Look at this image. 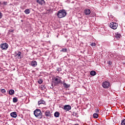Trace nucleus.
Returning <instances> with one entry per match:
<instances>
[{"instance_id": "423d86ee", "label": "nucleus", "mask_w": 125, "mask_h": 125, "mask_svg": "<svg viewBox=\"0 0 125 125\" xmlns=\"http://www.w3.org/2000/svg\"><path fill=\"white\" fill-rule=\"evenodd\" d=\"M118 23L116 22H111L110 23L109 26L111 29H113V30H116L118 28Z\"/></svg>"}, {"instance_id": "cd10ccee", "label": "nucleus", "mask_w": 125, "mask_h": 125, "mask_svg": "<svg viewBox=\"0 0 125 125\" xmlns=\"http://www.w3.org/2000/svg\"><path fill=\"white\" fill-rule=\"evenodd\" d=\"M91 46H95L96 45V43L95 42H93L90 44Z\"/></svg>"}, {"instance_id": "5701e85b", "label": "nucleus", "mask_w": 125, "mask_h": 125, "mask_svg": "<svg viewBox=\"0 0 125 125\" xmlns=\"http://www.w3.org/2000/svg\"><path fill=\"white\" fill-rule=\"evenodd\" d=\"M67 48H62L61 50V52H67Z\"/></svg>"}, {"instance_id": "72a5a7b5", "label": "nucleus", "mask_w": 125, "mask_h": 125, "mask_svg": "<svg viewBox=\"0 0 125 125\" xmlns=\"http://www.w3.org/2000/svg\"><path fill=\"white\" fill-rule=\"evenodd\" d=\"M52 86L53 87V84H51Z\"/></svg>"}, {"instance_id": "f8f14e48", "label": "nucleus", "mask_w": 125, "mask_h": 125, "mask_svg": "<svg viewBox=\"0 0 125 125\" xmlns=\"http://www.w3.org/2000/svg\"><path fill=\"white\" fill-rule=\"evenodd\" d=\"M45 116H46V117H51V112H50V111L46 110L45 112Z\"/></svg>"}, {"instance_id": "6ab92c4d", "label": "nucleus", "mask_w": 125, "mask_h": 125, "mask_svg": "<svg viewBox=\"0 0 125 125\" xmlns=\"http://www.w3.org/2000/svg\"><path fill=\"white\" fill-rule=\"evenodd\" d=\"M93 117L94 119H97V118H98V117H99V115H98V114H97V113H94L93 115Z\"/></svg>"}, {"instance_id": "f257e3e1", "label": "nucleus", "mask_w": 125, "mask_h": 125, "mask_svg": "<svg viewBox=\"0 0 125 125\" xmlns=\"http://www.w3.org/2000/svg\"><path fill=\"white\" fill-rule=\"evenodd\" d=\"M34 114L36 118H38V119H42V111H41L39 109H37L34 111Z\"/></svg>"}, {"instance_id": "20e7f679", "label": "nucleus", "mask_w": 125, "mask_h": 125, "mask_svg": "<svg viewBox=\"0 0 125 125\" xmlns=\"http://www.w3.org/2000/svg\"><path fill=\"white\" fill-rule=\"evenodd\" d=\"M0 48L2 50H7V48H8V44L7 43H2L0 44Z\"/></svg>"}, {"instance_id": "412c9836", "label": "nucleus", "mask_w": 125, "mask_h": 125, "mask_svg": "<svg viewBox=\"0 0 125 125\" xmlns=\"http://www.w3.org/2000/svg\"><path fill=\"white\" fill-rule=\"evenodd\" d=\"M45 102L44 101H40L38 102V105H41V104H44Z\"/></svg>"}, {"instance_id": "c9c22d12", "label": "nucleus", "mask_w": 125, "mask_h": 125, "mask_svg": "<svg viewBox=\"0 0 125 125\" xmlns=\"http://www.w3.org/2000/svg\"><path fill=\"white\" fill-rule=\"evenodd\" d=\"M75 115H77V113H75Z\"/></svg>"}, {"instance_id": "473e14b6", "label": "nucleus", "mask_w": 125, "mask_h": 125, "mask_svg": "<svg viewBox=\"0 0 125 125\" xmlns=\"http://www.w3.org/2000/svg\"><path fill=\"white\" fill-rule=\"evenodd\" d=\"M79 125V124H74V125Z\"/></svg>"}, {"instance_id": "a211bd4d", "label": "nucleus", "mask_w": 125, "mask_h": 125, "mask_svg": "<svg viewBox=\"0 0 125 125\" xmlns=\"http://www.w3.org/2000/svg\"><path fill=\"white\" fill-rule=\"evenodd\" d=\"M18 102V99L17 97L13 98V102L14 103H16Z\"/></svg>"}, {"instance_id": "393cba45", "label": "nucleus", "mask_w": 125, "mask_h": 125, "mask_svg": "<svg viewBox=\"0 0 125 125\" xmlns=\"http://www.w3.org/2000/svg\"><path fill=\"white\" fill-rule=\"evenodd\" d=\"M122 125H125V119L122 120Z\"/></svg>"}, {"instance_id": "f3484780", "label": "nucleus", "mask_w": 125, "mask_h": 125, "mask_svg": "<svg viewBox=\"0 0 125 125\" xmlns=\"http://www.w3.org/2000/svg\"><path fill=\"white\" fill-rule=\"evenodd\" d=\"M9 94L10 95H13V94H14V90H10L9 91Z\"/></svg>"}, {"instance_id": "c756f323", "label": "nucleus", "mask_w": 125, "mask_h": 125, "mask_svg": "<svg viewBox=\"0 0 125 125\" xmlns=\"http://www.w3.org/2000/svg\"><path fill=\"white\" fill-rule=\"evenodd\" d=\"M99 112V109H97L96 110V113H98Z\"/></svg>"}, {"instance_id": "ddd939ff", "label": "nucleus", "mask_w": 125, "mask_h": 125, "mask_svg": "<svg viewBox=\"0 0 125 125\" xmlns=\"http://www.w3.org/2000/svg\"><path fill=\"white\" fill-rule=\"evenodd\" d=\"M21 52L19 51L18 53H17L16 56H18V59H21V58H22V57H21Z\"/></svg>"}, {"instance_id": "4be33fe9", "label": "nucleus", "mask_w": 125, "mask_h": 125, "mask_svg": "<svg viewBox=\"0 0 125 125\" xmlns=\"http://www.w3.org/2000/svg\"><path fill=\"white\" fill-rule=\"evenodd\" d=\"M63 85L64 87H65V88H68V87H69V85L67 84V83H63Z\"/></svg>"}, {"instance_id": "bb28decb", "label": "nucleus", "mask_w": 125, "mask_h": 125, "mask_svg": "<svg viewBox=\"0 0 125 125\" xmlns=\"http://www.w3.org/2000/svg\"><path fill=\"white\" fill-rule=\"evenodd\" d=\"M0 91H1V92H2V93H5V92H6L5 89H1Z\"/></svg>"}, {"instance_id": "f704fd0d", "label": "nucleus", "mask_w": 125, "mask_h": 125, "mask_svg": "<svg viewBox=\"0 0 125 125\" xmlns=\"http://www.w3.org/2000/svg\"><path fill=\"white\" fill-rule=\"evenodd\" d=\"M1 4V2L0 1V5Z\"/></svg>"}, {"instance_id": "0eeeda50", "label": "nucleus", "mask_w": 125, "mask_h": 125, "mask_svg": "<svg viewBox=\"0 0 125 125\" xmlns=\"http://www.w3.org/2000/svg\"><path fill=\"white\" fill-rule=\"evenodd\" d=\"M71 108L72 107L70 106V105H65L63 106V110H64L65 111H70Z\"/></svg>"}, {"instance_id": "2f4dec72", "label": "nucleus", "mask_w": 125, "mask_h": 125, "mask_svg": "<svg viewBox=\"0 0 125 125\" xmlns=\"http://www.w3.org/2000/svg\"><path fill=\"white\" fill-rule=\"evenodd\" d=\"M109 65H111V64H112V62H109Z\"/></svg>"}, {"instance_id": "b1692460", "label": "nucleus", "mask_w": 125, "mask_h": 125, "mask_svg": "<svg viewBox=\"0 0 125 125\" xmlns=\"http://www.w3.org/2000/svg\"><path fill=\"white\" fill-rule=\"evenodd\" d=\"M43 82V81H42V80L40 79V80H38V83H39L40 84H42V83Z\"/></svg>"}, {"instance_id": "4468645a", "label": "nucleus", "mask_w": 125, "mask_h": 125, "mask_svg": "<svg viewBox=\"0 0 125 125\" xmlns=\"http://www.w3.org/2000/svg\"><path fill=\"white\" fill-rule=\"evenodd\" d=\"M121 37H122V35H121V34L117 33L115 35V38L118 39H120Z\"/></svg>"}, {"instance_id": "f03ea898", "label": "nucleus", "mask_w": 125, "mask_h": 125, "mask_svg": "<svg viewBox=\"0 0 125 125\" xmlns=\"http://www.w3.org/2000/svg\"><path fill=\"white\" fill-rule=\"evenodd\" d=\"M67 15V12L65 10H60L58 12L57 16L59 18H63Z\"/></svg>"}, {"instance_id": "2eb2a0df", "label": "nucleus", "mask_w": 125, "mask_h": 125, "mask_svg": "<svg viewBox=\"0 0 125 125\" xmlns=\"http://www.w3.org/2000/svg\"><path fill=\"white\" fill-rule=\"evenodd\" d=\"M54 116L56 118H59V116H60V113L59 112L56 111L54 113Z\"/></svg>"}, {"instance_id": "aec40b11", "label": "nucleus", "mask_w": 125, "mask_h": 125, "mask_svg": "<svg viewBox=\"0 0 125 125\" xmlns=\"http://www.w3.org/2000/svg\"><path fill=\"white\" fill-rule=\"evenodd\" d=\"M90 75L91 76H95V75H96V72H95V71H91L90 72Z\"/></svg>"}, {"instance_id": "7c9ffc66", "label": "nucleus", "mask_w": 125, "mask_h": 125, "mask_svg": "<svg viewBox=\"0 0 125 125\" xmlns=\"http://www.w3.org/2000/svg\"><path fill=\"white\" fill-rule=\"evenodd\" d=\"M7 4V2H3V4H5L6 5Z\"/></svg>"}, {"instance_id": "9b49d317", "label": "nucleus", "mask_w": 125, "mask_h": 125, "mask_svg": "<svg viewBox=\"0 0 125 125\" xmlns=\"http://www.w3.org/2000/svg\"><path fill=\"white\" fill-rule=\"evenodd\" d=\"M36 1L37 3H39V4H40V5H42V4L45 3V1L43 0H37Z\"/></svg>"}, {"instance_id": "dca6fc26", "label": "nucleus", "mask_w": 125, "mask_h": 125, "mask_svg": "<svg viewBox=\"0 0 125 125\" xmlns=\"http://www.w3.org/2000/svg\"><path fill=\"white\" fill-rule=\"evenodd\" d=\"M30 12H31V11H30V9H26L24 10V13H25V14H30Z\"/></svg>"}, {"instance_id": "7ed1b4c3", "label": "nucleus", "mask_w": 125, "mask_h": 125, "mask_svg": "<svg viewBox=\"0 0 125 125\" xmlns=\"http://www.w3.org/2000/svg\"><path fill=\"white\" fill-rule=\"evenodd\" d=\"M61 79L62 78L57 76L56 77L54 78V85L56 86V85H58L60 83H61Z\"/></svg>"}, {"instance_id": "9d476101", "label": "nucleus", "mask_w": 125, "mask_h": 125, "mask_svg": "<svg viewBox=\"0 0 125 125\" xmlns=\"http://www.w3.org/2000/svg\"><path fill=\"white\" fill-rule=\"evenodd\" d=\"M31 65L32 67H37V66H38V62H37L36 61H32Z\"/></svg>"}, {"instance_id": "39448f33", "label": "nucleus", "mask_w": 125, "mask_h": 125, "mask_svg": "<svg viewBox=\"0 0 125 125\" xmlns=\"http://www.w3.org/2000/svg\"><path fill=\"white\" fill-rule=\"evenodd\" d=\"M111 83L108 81H104L102 83V86L104 88H109Z\"/></svg>"}, {"instance_id": "1a4fd4ad", "label": "nucleus", "mask_w": 125, "mask_h": 125, "mask_svg": "<svg viewBox=\"0 0 125 125\" xmlns=\"http://www.w3.org/2000/svg\"><path fill=\"white\" fill-rule=\"evenodd\" d=\"M10 116L12 118H17V112L14 111L10 113Z\"/></svg>"}, {"instance_id": "a878e982", "label": "nucleus", "mask_w": 125, "mask_h": 125, "mask_svg": "<svg viewBox=\"0 0 125 125\" xmlns=\"http://www.w3.org/2000/svg\"><path fill=\"white\" fill-rule=\"evenodd\" d=\"M57 71H58V72H61L62 71V69L60 67H58L57 68Z\"/></svg>"}, {"instance_id": "6e6552de", "label": "nucleus", "mask_w": 125, "mask_h": 125, "mask_svg": "<svg viewBox=\"0 0 125 125\" xmlns=\"http://www.w3.org/2000/svg\"><path fill=\"white\" fill-rule=\"evenodd\" d=\"M91 11H90V9H85L84 10V13L85 15H89L90 14Z\"/></svg>"}, {"instance_id": "c85d7f7f", "label": "nucleus", "mask_w": 125, "mask_h": 125, "mask_svg": "<svg viewBox=\"0 0 125 125\" xmlns=\"http://www.w3.org/2000/svg\"><path fill=\"white\" fill-rule=\"evenodd\" d=\"M2 18V14L0 12V19Z\"/></svg>"}]
</instances>
